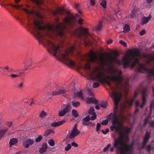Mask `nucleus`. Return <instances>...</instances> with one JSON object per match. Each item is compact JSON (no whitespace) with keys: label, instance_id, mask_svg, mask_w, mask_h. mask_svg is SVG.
Listing matches in <instances>:
<instances>
[{"label":"nucleus","instance_id":"obj_4","mask_svg":"<svg viewBox=\"0 0 154 154\" xmlns=\"http://www.w3.org/2000/svg\"><path fill=\"white\" fill-rule=\"evenodd\" d=\"M75 50V46L72 45L63 53L60 52L59 56L61 61L67 66H74L75 63L70 59L68 55L69 54H72Z\"/></svg>","mask_w":154,"mask_h":154},{"label":"nucleus","instance_id":"obj_15","mask_svg":"<svg viewBox=\"0 0 154 154\" xmlns=\"http://www.w3.org/2000/svg\"><path fill=\"white\" fill-rule=\"evenodd\" d=\"M80 131L79 130L72 129L69 134V138L70 139L73 138L78 135Z\"/></svg>","mask_w":154,"mask_h":154},{"label":"nucleus","instance_id":"obj_64","mask_svg":"<svg viewBox=\"0 0 154 154\" xmlns=\"http://www.w3.org/2000/svg\"><path fill=\"white\" fill-rule=\"evenodd\" d=\"M88 95L90 96H92L93 94V92L90 89L88 90Z\"/></svg>","mask_w":154,"mask_h":154},{"label":"nucleus","instance_id":"obj_40","mask_svg":"<svg viewBox=\"0 0 154 154\" xmlns=\"http://www.w3.org/2000/svg\"><path fill=\"white\" fill-rule=\"evenodd\" d=\"M152 147L150 145H148L146 147V150L147 152L149 153H150V151L151 150Z\"/></svg>","mask_w":154,"mask_h":154},{"label":"nucleus","instance_id":"obj_30","mask_svg":"<svg viewBox=\"0 0 154 154\" xmlns=\"http://www.w3.org/2000/svg\"><path fill=\"white\" fill-rule=\"evenodd\" d=\"M130 30L129 26L127 24H125V26L123 28V32L125 33L129 31Z\"/></svg>","mask_w":154,"mask_h":154},{"label":"nucleus","instance_id":"obj_48","mask_svg":"<svg viewBox=\"0 0 154 154\" xmlns=\"http://www.w3.org/2000/svg\"><path fill=\"white\" fill-rule=\"evenodd\" d=\"M90 120L89 116H87L83 119L82 120L86 122H88Z\"/></svg>","mask_w":154,"mask_h":154},{"label":"nucleus","instance_id":"obj_39","mask_svg":"<svg viewBox=\"0 0 154 154\" xmlns=\"http://www.w3.org/2000/svg\"><path fill=\"white\" fill-rule=\"evenodd\" d=\"M66 113L64 110L63 109L61 111H59V116H64Z\"/></svg>","mask_w":154,"mask_h":154},{"label":"nucleus","instance_id":"obj_52","mask_svg":"<svg viewBox=\"0 0 154 154\" xmlns=\"http://www.w3.org/2000/svg\"><path fill=\"white\" fill-rule=\"evenodd\" d=\"M149 126L150 127L153 128L154 127V121L150 122L149 123Z\"/></svg>","mask_w":154,"mask_h":154},{"label":"nucleus","instance_id":"obj_13","mask_svg":"<svg viewBox=\"0 0 154 154\" xmlns=\"http://www.w3.org/2000/svg\"><path fill=\"white\" fill-rule=\"evenodd\" d=\"M49 53L50 50V45L51 44L52 46V49L54 52V54L55 56L57 55V53L58 51H59L60 46L58 45H56L51 42L49 40Z\"/></svg>","mask_w":154,"mask_h":154},{"label":"nucleus","instance_id":"obj_42","mask_svg":"<svg viewBox=\"0 0 154 154\" xmlns=\"http://www.w3.org/2000/svg\"><path fill=\"white\" fill-rule=\"evenodd\" d=\"M111 144L109 143L108 144L107 146L105 147L103 149V152H106L109 147L111 146Z\"/></svg>","mask_w":154,"mask_h":154},{"label":"nucleus","instance_id":"obj_7","mask_svg":"<svg viewBox=\"0 0 154 154\" xmlns=\"http://www.w3.org/2000/svg\"><path fill=\"white\" fill-rule=\"evenodd\" d=\"M90 35L87 29L83 28L81 30L78 34V37L83 40L85 45L87 46L91 45V43L88 37Z\"/></svg>","mask_w":154,"mask_h":154},{"label":"nucleus","instance_id":"obj_29","mask_svg":"<svg viewBox=\"0 0 154 154\" xmlns=\"http://www.w3.org/2000/svg\"><path fill=\"white\" fill-rule=\"evenodd\" d=\"M150 19V17H145L143 19L142 21V25H144L146 23H147Z\"/></svg>","mask_w":154,"mask_h":154},{"label":"nucleus","instance_id":"obj_60","mask_svg":"<svg viewBox=\"0 0 154 154\" xmlns=\"http://www.w3.org/2000/svg\"><path fill=\"white\" fill-rule=\"evenodd\" d=\"M146 33V31L144 29L142 30L141 32H139V34L141 36L143 35Z\"/></svg>","mask_w":154,"mask_h":154},{"label":"nucleus","instance_id":"obj_47","mask_svg":"<svg viewBox=\"0 0 154 154\" xmlns=\"http://www.w3.org/2000/svg\"><path fill=\"white\" fill-rule=\"evenodd\" d=\"M137 11L135 10H133L132 13L131 14V16L132 18L134 17V16H135L136 14L137 13Z\"/></svg>","mask_w":154,"mask_h":154},{"label":"nucleus","instance_id":"obj_6","mask_svg":"<svg viewBox=\"0 0 154 154\" xmlns=\"http://www.w3.org/2000/svg\"><path fill=\"white\" fill-rule=\"evenodd\" d=\"M92 77L95 76L96 80L101 82H105L109 86H111V82L108 81L105 77L104 71H100V69L96 68L91 73Z\"/></svg>","mask_w":154,"mask_h":154},{"label":"nucleus","instance_id":"obj_56","mask_svg":"<svg viewBox=\"0 0 154 154\" xmlns=\"http://www.w3.org/2000/svg\"><path fill=\"white\" fill-rule=\"evenodd\" d=\"M90 1V3L91 6H94L95 4V0H89Z\"/></svg>","mask_w":154,"mask_h":154},{"label":"nucleus","instance_id":"obj_16","mask_svg":"<svg viewBox=\"0 0 154 154\" xmlns=\"http://www.w3.org/2000/svg\"><path fill=\"white\" fill-rule=\"evenodd\" d=\"M73 17L72 16H68L66 17L63 20L64 23L66 25H71L73 22Z\"/></svg>","mask_w":154,"mask_h":154},{"label":"nucleus","instance_id":"obj_3","mask_svg":"<svg viewBox=\"0 0 154 154\" xmlns=\"http://www.w3.org/2000/svg\"><path fill=\"white\" fill-rule=\"evenodd\" d=\"M140 56L138 49L134 48L128 49L126 52V55L122 58V62L124 68H126L130 64L132 61L136 57Z\"/></svg>","mask_w":154,"mask_h":154},{"label":"nucleus","instance_id":"obj_51","mask_svg":"<svg viewBox=\"0 0 154 154\" xmlns=\"http://www.w3.org/2000/svg\"><path fill=\"white\" fill-rule=\"evenodd\" d=\"M108 123V121L106 119L102 121L101 124L103 125H106Z\"/></svg>","mask_w":154,"mask_h":154},{"label":"nucleus","instance_id":"obj_22","mask_svg":"<svg viewBox=\"0 0 154 154\" xmlns=\"http://www.w3.org/2000/svg\"><path fill=\"white\" fill-rule=\"evenodd\" d=\"M146 88H144L141 93V96L142 97V102L146 103Z\"/></svg>","mask_w":154,"mask_h":154},{"label":"nucleus","instance_id":"obj_54","mask_svg":"<svg viewBox=\"0 0 154 154\" xmlns=\"http://www.w3.org/2000/svg\"><path fill=\"white\" fill-rule=\"evenodd\" d=\"M153 60H154V56H152L150 57L149 60L147 62V64H149L150 63V62L152 61Z\"/></svg>","mask_w":154,"mask_h":154},{"label":"nucleus","instance_id":"obj_24","mask_svg":"<svg viewBox=\"0 0 154 154\" xmlns=\"http://www.w3.org/2000/svg\"><path fill=\"white\" fill-rule=\"evenodd\" d=\"M47 144L46 143H44L42 147L39 150V152L40 153H42L45 151L47 148Z\"/></svg>","mask_w":154,"mask_h":154},{"label":"nucleus","instance_id":"obj_50","mask_svg":"<svg viewBox=\"0 0 154 154\" xmlns=\"http://www.w3.org/2000/svg\"><path fill=\"white\" fill-rule=\"evenodd\" d=\"M42 138V137L41 135H39L36 138L35 141L36 142H39L41 140Z\"/></svg>","mask_w":154,"mask_h":154},{"label":"nucleus","instance_id":"obj_25","mask_svg":"<svg viewBox=\"0 0 154 154\" xmlns=\"http://www.w3.org/2000/svg\"><path fill=\"white\" fill-rule=\"evenodd\" d=\"M150 134L147 131H146L144 137L143 138V141L147 142L149 139Z\"/></svg>","mask_w":154,"mask_h":154},{"label":"nucleus","instance_id":"obj_19","mask_svg":"<svg viewBox=\"0 0 154 154\" xmlns=\"http://www.w3.org/2000/svg\"><path fill=\"white\" fill-rule=\"evenodd\" d=\"M115 57H112L111 58V60L112 62H113L115 61L119 65H120L122 62L120 60H118L117 58V57L118 56V53L115 52Z\"/></svg>","mask_w":154,"mask_h":154},{"label":"nucleus","instance_id":"obj_44","mask_svg":"<svg viewBox=\"0 0 154 154\" xmlns=\"http://www.w3.org/2000/svg\"><path fill=\"white\" fill-rule=\"evenodd\" d=\"M110 71H111V73L112 74H116V73L118 71V69L115 68H111L110 70Z\"/></svg>","mask_w":154,"mask_h":154},{"label":"nucleus","instance_id":"obj_59","mask_svg":"<svg viewBox=\"0 0 154 154\" xmlns=\"http://www.w3.org/2000/svg\"><path fill=\"white\" fill-rule=\"evenodd\" d=\"M118 1L119 3L117 5L119 7V8L120 7V5H122L123 4L124 0H118Z\"/></svg>","mask_w":154,"mask_h":154},{"label":"nucleus","instance_id":"obj_1","mask_svg":"<svg viewBox=\"0 0 154 154\" xmlns=\"http://www.w3.org/2000/svg\"><path fill=\"white\" fill-rule=\"evenodd\" d=\"M118 112L117 110L114 109L113 113H110L106 117L108 120L112 119V125L110 126L111 131H113L114 130L118 132L119 134L118 138L115 140L113 146L114 147L122 152L125 150L131 152L133 149L134 142L132 141L129 145H128L124 141V140H128L129 134L131 129L127 128L121 129L120 127H122V122L125 117L121 112L119 116L117 114Z\"/></svg>","mask_w":154,"mask_h":154},{"label":"nucleus","instance_id":"obj_27","mask_svg":"<svg viewBox=\"0 0 154 154\" xmlns=\"http://www.w3.org/2000/svg\"><path fill=\"white\" fill-rule=\"evenodd\" d=\"M64 106L65 107L63 109V110L66 112H69L70 109V106L69 104H67L66 105H64Z\"/></svg>","mask_w":154,"mask_h":154},{"label":"nucleus","instance_id":"obj_26","mask_svg":"<svg viewBox=\"0 0 154 154\" xmlns=\"http://www.w3.org/2000/svg\"><path fill=\"white\" fill-rule=\"evenodd\" d=\"M17 142V140L16 138L11 139L9 142L10 147H11L13 145H15Z\"/></svg>","mask_w":154,"mask_h":154},{"label":"nucleus","instance_id":"obj_8","mask_svg":"<svg viewBox=\"0 0 154 154\" xmlns=\"http://www.w3.org/2000/svg\"><path fill=\"white\" fill-rule=\"evenodd\" d=\"M54 28L57 34L61 37L63 36L64 32L67 30L66 26L61 23H58Z\"/></svg>","mask_w":154,"mask_h":154},{"label":"nucleus","instance_id":"obj_58","mask_svg":"<svg viewBox=\"0 0 154 154\" xmlns=\"http://www.w3.org/2000/svg\"><path fill=\"white\" fill-rule=\"evenodd\" d=\"M93 116H91L90 118V120H94L96 118V114L92 115Z\"/></svg>","mask_w":154,"mask_h":154},{"label":"nucleus","instance_id":"obj_18","mask_svg":"<svg viewBox=\"0 0 154 154\" xmlns=\"http://www.w3.org/2000/svg\"><path fill=\"white\" fill-rule=\"evenodd\" d=\"M66 91L65 89H60L58 90L57 91L52 92L51 94L52 96L57 95L59 94H63L66 92Z\"/></svg>","mask_w":154,"mask_h":154},{"label":"nucleus","instance_id":"obj_37","mask_svg":"<svg viewBox=\"0 0 154 154\" xmlns=\"http://www.w3.org/2000/svg\"><path fill=\"white\" fill-rule=\"evenodd\" d=\"M107 105L106 102L103 101L101 102L100 103V106L103 108H106Z\"/></svg>","mask_w":154,"mask_h":154},{"label":"nucleus","instance_id":"obj_49","mask_svg":"<svg viewBox=\"0 0 154 154\" xmlns=\"http://www.w3.org/2000/svg\"><path fill=\"white\" fill-rule=\"evenodd\" d=\"M119 43L122 45L124 47H126L127 46L126 43L123 40H120L119 42Z\"/></svg>","mask_w":154,"mask_h":154},{"label":"nucleus","instance_id":"obj_11","mask_svg":"<svg viewBox=\"0 0 154 154\" xmlns=\"http://www.w3.org/2000/svg\"><path fill=\"white\" fill-rule=\"evenodd\" d=\"M9 5L11 6L14 7L15 8L17 9H20V8H21L23 9V11L28 14L29 15H33L34 14H35V12L32 10L31 11H29L28 10L23 8L21 5H13L12 4H9Z\"/></svg>","mask_w":154,"mask_h":154},{"label":"nucleus","instance_id":"obj_23","mask_svg":"<svg viewBox=\"0 0 154 154\" xmlns=\"http://www.w3.org/2000/svg\"><path fill=\"white\" fill-rule=\"evenodd\" d=\"M86 102L88 103H96L97 101L94 98L88 97L86 98Z\"/></svg>","mask_w":154,"mask_h":154},{"label":"nucleus","instance_id":"obj_28","mask_svg":"<svg viewBox=\"0 0 154 154\" xmlns=\"http://www.w3.org/2000/svg\"><path fill=\"white\" fill-rule=\"evenodd\" d=\"M103 22V21L102 20H101L100 21L96 27L95 29L97 31H99L101 29L102 26V23Z\"/></svg>","mask_w":154,"mask_h":154},{"label":"nucleus","instance_id":"obj_61","mask_svg":"<svg viewBox=\"0 0 154 154\" xmlns=\"http://www.w3.org/2000/svg\"><path fill=\"white\" fill-rule=\"evenodd\" d=\"M9 76L12 78H15L17 77H19V75L17 74H12L10 75Z\"/></svg>","mask_w":154,"mask_h":154},{"label":"nucleus","instance_id":"obj_31","mask_svg":"<svg viewBox=\"0 0 154 154\" xmlns=\"http://www.w3.org/2000/svg\"><path fill=\"white\" fill-rule=\"evenodd\" d=\"M72 105L75 107L79 106L80 105V103L78 101H72L71 102Z\"/></svg>","mask_w":154,"mask_h":154},{"label":"nucleus","instance_id":"obj_46","mask_svg":"<svg viewBox=\"0 0 154 154\" xmlns=\"http://www.w3.org/2000/svg\"><path fill=\"white\" fill-rule=\"evenodd\" d=\"M84 67L86 69L89 70L91 68L90 64L89 63L86 64L84 66Z\"/></svg>","mask_w":154,"mask_h":154},{"label":"nucleus","instance_id":"obj_41","mask_svg":"<svg viewBox=\"0 0 154 154\" xmlns=\"http://www.w3.org/2000/svg\"><path fill=\"white\" fill-rule=\"evenodd\" d=\"M100 60L102 64L103 65V66L106 64V60L104 59V58L103 57H100Z\"/></svg>","mask_w":154,"mask_h":154},{"label":"nucleus","instance_id":"obj_10","mask_svg":"<svg viewBox=\"0 0 154 154\" xmlns=\"http://www.w3.org/2000/svg\"><path fill=\"white\" fill-rule=\"evenodd\" d=\"M117 72L118 73V75L115 76L112 75L109 76L108 78L112 82H115L118 85H120L122 83V78L121 76L122 74V72L121 70H118Z\"/></svg>","mask_w":154,"mask_h":154},{"label":"nucleus","instance_id":"obj_38","mask_svg":"<svg viewBox=\"0 0 154 154\" xmlns=\"http://www.w3.org/2000/svg\"><path fill=\"white\" fill-rule=\"evenodd\" d=\"M55 144L54 140L52 139H50L49 140V145L51 146H53Z\"/></svg>","mask_w":154,"mask_h":154},{"label":"nucleus","instance_id":"obj_55","mask_svg":"<svg viewBox=\"0 0 154 154\" xmlns=\"http://www.w3.org/2000/svg\"><path fill=\"white\" fill-rule=\"evenodd\" d=\"M101 125L99 123H97L96 125V131L97 132H98V131L99 130L100 128L101 127Z\"/></svg>","mask_w":154,"mask_h":154},{"label":"nucleus","instance_id":"obj_20","mask_svg":"<svg viewBox=\"0 0 154 154\" xmlns=\"http://www.w3.org/2000/svg\"><path fill=\"white\" fill-rule=\"evenodd\" d=\"M90 59L91 61L93 62H96L97 61V56L95 53L92 51L90 55Z\"/></svg>","mask_w":154,"mask_h":154},{"label":"nucleus","instance_id":"obj_12","mask_svg":"<svg viewBox=\"0 0 154 154\" xmlns=\"http://www.w3.org/2000/svg\"><path fill=\"white\" fill-rule=\"evenodd\" d=\"M50 11V10L49 8V11ZM54 15L56 16L58 14L61 15H64V13L67 12L66 11H65L63 8H60L58 9H57L56 11H50Z\"/></svg>","mask_w":154,"mask_h":154},{"label":"nucleus","instance_id":"obj_17","mask_svg":"<svg viewBox=\"0 0 154 154\" xmlns=\"http://www.w3.org/2000/svg\"><path fill=\"white\" fill-rule=\"evenodd\" d=\"M24 64V67L25 69H24V71H25L28 69V68L30 67L32 64V62L30 60H27L26 62H23Z\"/></svg>","mask_w":154,"mask_h":154},{"label":"nucleus","instance_id":"obj_57","mask_svg":"<svg viewBox=\"0 0 154 154\" xmlns=\"http://www.w3.org/2000/svg\"><path fill=\"white\" fill-rule=\"evenodd\" d=\"M101 132L104 134H106L109 131V130L108 129L106 128L105 130H102Z\"/></svg>","mask_w":154,"mask_h":154},{"label":"nucleus","instance_id":"obj_5","mask_svg":"<svg viewBox=\"0 0 154 154\" xmlns=\"http://www.w3.org/2000/svg\"><path fill=\"white\" fill-rule=\"evenodd\" d=\"M137 64L138 67L137 72H138L144 73L147 72H148L147 77H150L151 76H154V67L150 69L146 67V64L140 63L139 59L136 58L131 64V67L133 68Z\"/></svg>","mask_w":154,"mask_h":154},{"label":"nucleus","instance_id":"obj_32","mask_svg":"<svg viewBox=\"0 0 154 154\" xmlns=\"http://www.w3.org/2000/svg\"><path fill=\"white\" fill-rule=\"evenodd\" d=\"M72 114L73 116L75 118H77L78 117L79 115L76 110L75 109H72Z\"/></svg>","mask_w":154,"mask_h":154},{"label":"nucleus","instance_id":"obj_34","mask_svg":"<svg viewBox=\"0 0 154 154\" xmlns=\"http://www.w3.org/2000/svg\"><path fill=\"white\" fill-rule=\"evenodd\" d=\"M94 109L93 106H91L89 110V113L91 115L95 114V112L94 111Z\"/></svg>","mask_w":154,"mask_h":154},{"label":"nucleus","instance_id":"obj_43","mask_svg":"<svg viewBox=\"0 0 154 154\" xmlns=\"http://www.w3.org/2000/svg\"><path fill=\"white\" fill-rule=\"evenodd\" d=\"M100 85L98 82H94L93 83V87L94 88H96L98 87Z\"/></svg>","mask_w":154,"mask_h":154},{"label":"nucleus","instance_id":"obj_14","mask_svg":"<svg viewBox=\"0 0 154 154\" xmlns=\"http://www.w3.org/2000/svg\"><path fill=\"white\" fill-rule=\"evenodd\" d=\"M33 143V140L31 139H24L23 142V146L26 148H28L30 145H32Z\"/></svg>","mask_w":154,"mask_h":154},{"label":"nucleus","instance_id":"obj_53","mask_svg":"<svg viewBox=\"0 0 154 154\" xmlns=\"http://www.w3.org/2000/svg\"><path fill=\"white\" fill-rule=\"evenodd\" d=\"M71 147V145L69 143L68 144L66 147H65V150L66 151H68L70 149Z\"/></svg>","mask_w":154,"mask_h":154},{"label":"nucleus","instance_id":"obj_63","mask_svg":"<svg viewBox=\"0 0 154 154\" xmlns=\"http://www.w3.org/2000/svg\"><path fill=\"white\" fill-rule=\"evenodd\" d=\"M71 144L72 146H75V147H77L78 146V144L74 142H72Z\"/></svg>","mask_w":154,"mask_h":154},{"label":"nucleus","instance_id":"obj_21","mask_svg":"<svg viewBox=\"0 0 154 154\" xmlns=\"http://www.w3.org/2000/svg\"><path fill=\"white\" fill-rule=\"evenodd\" d=\"M65 122V121L64 120H62L61 121H58V122H55L51 124V125L53 127H55L58 126Z\"/></svg>","mask_w":154,"mask_h":154},{"label":"nucleus","instance_id":"obj_9","mask_svg":"<svg viewBox=\"0 0 154 154\" xmlns=\"http://www.w3.org/2000/svg\"><path fill=\"white\" fill-rule=\"evenodd\" d=\"M121 96V94L119 95V93L116 92H112L111 94H110V97L113 100L115 105L114 109L117 110L118 106V103L120 99Z\"/></svg>","mask_w":154,"mask_h":154},{"label":"nucleus","instance_id":"obj_2","mask_svg":"<svg viewBox=\"0 0 154 154\" xmlns=\"http://www.w3.org/2000/svg\"><path fill=\"white\" fill-rule=\"evenodd\" d=\"M34 26L31 28L33 31L31 34L42 44L43 46L48 50V25L42 22L33 20Z\"/></svg>","mask_w":154,"mask_h":154},{"label":"nucleus","instance_id":"obj_33","mask_svg":"<svg viewBox=\"0 0 154 154\" xmlns=\"http://www.w3.org/2000/svg\"><path fill=\"white\" fill-rule=\"evenodd\" d=\"M106 0H102L100 3V5L104 8H105L106 7Z\"/></svg>","mask_w":154,"mask_h":154},{"label":"nucleus","instance_id":"obj_36","mask_svg":"<svg viewBox=\"0 0 154 154\" xmlns=\"http://www.w3.org/2000/svg\"><path fill=\"white\" fill-rule=\"evenodd\" d=\"M7 131V129H3L0 131V139Z\"/></svg>","mask_w":154,"mask_h":154},{"label":"nucleus","instance_id":"obj_35","mask_svg":"<svg viewBox=\"0 0 154 154\" xmlns=\"http://www.w3.org/2000/svg\"><path fill=\"white\" fill-rule=\"evenodd\" d=\"M76 95L77 97L79 98H82L83 96V93L81 90L77 92Z\"/></svg>","mask_w":154,"mask_h":154},{"label":"nucleus","instance_id":"obj_62","mask_svg":"<svg viewBox=\"0 0 154 154\" xmlns=\"http://www.w3.org/2000/svg\"><path fill=\"white\" fill-rule=\"evenodd\" d=\"M138 93L136 91H134V93L133 99H134L137 96Z\"/></svg>","mask_w":154,"mask_h":154},{"label":"nucleus","instance_id":"obj_45","mask_svg":"<svg viewBox=\"0 0 154 154\" xmlns=\"http://www.w3.org/2000/svg\"><path fill=\"white\" fill-rule=\"evenodd\" d=\"M46 115V113L44 111H42L39 114V116L42 118Z\"/></svg>","mask_w":154,"mask_h":154}]
</instances>
